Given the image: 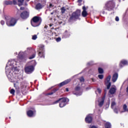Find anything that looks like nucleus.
Instances as JSON below:
<instances>
[{"mask_svg": "<svg viewBox=\"0 0 128 128\" xmlns=\"http://www.w3.org/2000/svg\"><path fill=\"white\" fill-rule=\"evenodd\" d=\"M83 11L82 12V16L83 18H86L88 16V12H86V6L82 7Z\"/></svg>", "mask_w": 128, "mask_h": 128, "instance_id": "f3484780", "label": "nucleus"}, {"mask_svg": "<svg viewBox=\"0 0 128 128\" xmlns=\"http://www.w3.org/2000/svg\"><path fill=\"white\" fill-rule=\"evenodd\" d=\"M14 92H16V90H14V89H11L10 90V94H13L14 95Z\"/></svg>", "mask_w": 128, "mask_h": 128, "instance_id": "2f4dec72", "label": "nucleus"}, {"mask_svg": "<svg viewBox=\"0 0 128 128\" xmlns=\"http://www.w3.org/2000/svg\"><path fill=\"white\" fill-rule=\"evenodd\" d=\"M114 112H116V114H118V110H116V109H115V110H114Z\"/></svg>", "mask_w": 128, "mask_h": 128, "instance_id": "a18cd8bd", "label": "nucleus"}, {"mask_svg": "<svg viewBox=\"0 0 128 128\" xmlns=\"http://www.w3.org/2000/svg\"><path fill=\"white\" fill-rule=\"evenodd\" d=\"M98 72L99 74H102L104 73V69L101 68H98Z\"/></svg>", "mask_w": 128, "mask_h": 128, "instance_id": "bb28decb", "label": "nucleus"}, {"mask_svg": "<svg viewBox=\"0 0 128 128\" xmlns=\"http://www.w3.org/2000/svg\"><path fill=\"white\" fill-rule=\"evenodd\" d=\"M34 70V66L32 65L27 66L24 68L25 72L28 74H32Z\"/></svg>", "mask_w": 128, "mask_h": 128, "instance_id": "6e6552de", "label": "nucleus"}, {"mask_svg": "<svg viewBox=\"0 0 128 128\" xmlns=\"http://www.w3.org/2000/svg\"><path fill=\"white\" fill-rule=\"evenodd\" d=\"M105 98H106L105 97L102 98V101H100L98 104V106H99L100 108H102V106H104V104Z\"/></svg>", "mask_w": 128, "mask_h": 128, "instance_id": "6ab92c4d", "label": "nucleus"}, {"mask_svg": "<svg viewBox=\"0 0 128 128\" xmlns=\"http://www.w3.org/2000/svg\"><path fill=\"white\" fill-rule=\"evenodd\" d=\"M61 38H56V41L57 42H60V40H61Z\"/></svg>", "mask_w": 128, "mask_h": 128, "instance_id": "e433bc0d", "label": "nucleus"}, {"mask_svg": "<svg viewBox=\"0 0 128 128\" xmlns=\"http://www.w3.org/2000/svg\"><path fill=\"white\" fill-rule=\"evenodd\" d=\"M45 6L46 5H44V4H42V3H38L35 6V8L37 10H42V8Z\"/></svg>", "mask_w": 128, "mask_h": 128, "instance_id": "ddd939ff", "label": "nucleus"}, {"mask_svg": "<svg viewBox=\"0 0 128 128\" xmlns=\"http://www.w3.org/2000/svg\"><path fill=\"white\" fill-rule=\"evenodd\" d=\"M85 122L86 124H92V117L90 115H88L85 118Z\"/></svg>", "mask_w": 128, "mask_h": 128, "instance_id": "9b49d317", "label": "nucleus"}, {"mask_svg": "<svg viewBox=\"0 0 128 128\" xmlns=\"http://www.w3.org/2000/svg\"><path fill=\"white\" fill-rule=\"evenodd\" d=\"M70 79H68L60 83L59 86H66V84H70Z\"/></svg>", "mask_w": 128, "mask_h": 128, "instance_id": "dca6fc26", "label": "nucleus"}, {"mask_svg": "<svg viewBox=\"0 0 128 128\" xmlns=\"http://www.w3.org/2000/svg\"><path fill=\"white\" fill-rule=\"evenodd\" d=\"M36 38H38V36L36 34L32 36V40H36Z\"/></svg>", "mask_w": 128, "mask_h": 128, "instance_id": "473e14b6", "label": "nucleus"}, {"mask_svg": "<svg viewBox=\"0 0 128 128\" xmlns=\"http://www.w3.org/2000/svg\"><path fill=\"white\" fill-rule=\"evenodd\" d=\"M58 88H55L52 90V92H53V94H54V92H58Z\"/></svg>", "mask_w": 128, "mask_h": 128, "instance_id": "72a5a7b5", "label": "nucleus"}, {"mask_svg": "<svg viewBox=\"0 0 128 128\" xmlns=\"http://www.w3.org/2000/svg\"><path fill=\"white\" fill-rule=\"evenodd\" d=\"M51 30H54V28H51Z\"/></svg>", "mask_w": 128, "mask_h": 128, "instance_id": "864d4df0", "label": "nucleus"}, {"mask_svg": "<svg viewBox=\"0 0 128 128\" xmlns=\"http://www.w3.org/2000/svg\"><path fill=\"white\" fill-rule=\"evenodd\" d=\"M18 0H12V4H14V6H16L18 4Z\"/></svg>", "mask_w": 128, "mask_h": 128, "instance_id": "c756f323", "label": "nucleus"}, {"mask_svg": "<svg viewBox=\"0 0 128 128\" xmlns=\"http://www.w3.org/2000/svg\"><path fill=\"white\" fill-rule=\"evenodd\" d=\"M80 0V2H82V0Z\"/></svg>", "mask_w": 128, "mask_h": 128, "instance_id": "5fc2aeb1", "label": "nucleus"}, {"mask_svg": "<svg viewBox=\"0 0 128 128\" xmlns=\"http://www.w3.org/2000/svg\"><path fill=\"white\" fill-rule=\"evenodd\" d=\"M97 90H98V94L102 93V90H100V88H97Z\"/></svg>", "mask_w": 128, "mask_h": 128, "instance_id": "4c0bfd02", "label": "nucleus"}, {"mask_svg": "<svg viewBox=\"0 0 128 128\" xmlns=\"http://www.w3.org/2000/svg\"><path fill=\"white\" fill-rule=\"evenodd\" d=\"M14 88H16V84H14Z\"/></svg>", "mask_w": 128, "mask_h": 128, "instance_id": "603ef678", "label": "nucleus"}, {"mask_svg": "<svg viewBox=\"0 0 128 128\" xmlns=\"http://www.w3.org/2000/svg\"><path fill=\"white\" fill-rule=\"evenodd\" d=\"M9 118H10V117H9Z\"/></svg>", "mask_w": 128, "mask_h": 128, "instance_id": "6e6d98bb", "label": "nucleus"}, {"mask_svg": "<svg viewBox=\"0 0 128 128\" xmlns=\"http://www.w3.org/2000/svg\"><path fill=\"white\" fill-rule=\"evenodd\" d=\"M49 26H50V28H52V26H54V24H50Z\"/></svg>", "mask_w": 128, "mask_h": 128, "instance_id": "c03bdc74", "label": "nucleus"}, {"mask_svg": "<svg viewBox=\"0 0 128 128\" xmlns=\"http://www.w3.org/2000/svg\"><path fill=\"white\" fill-rule=\"evenodd\" d=\"M70 32L66 30L62 36L63 38H70Z\"/></svg>", "mask_w": 128, "mask_h": 128, "instance_id": "4468645a", "label": "nucleus"}, {"mask_svg": "<svg viewBox=\"0 0 128 128\" xmlns=\"http://www.w3.org/2000/svg\"><path fill=\"white\" fill-rule=\"evenodd\" d=\"M20 10H24V7H20Z\"/></svg>", "mask_w": 128, "mask_h": 128, "instance_id": "37998d69", "label": "nucleus"}, {"mask_svg": "<svg viewBox=\"0 0 128 128\" xmlns=\"http://www.w3.org/2000/svg\"><path fill=\"white\" fill-rule=\"evenodd\" d=\"M116 103L115 102H112L111 104V108H113V106H116Z\"/></svg>", "mask_w": 128, "mask_h": 128, "instance_id": "c9c22d12", "label": "nucleus"}, {"mask_svg": "<svg viewBox=\"0 0 128 128\" xmlns=\"http://www.w3.org/2000/svg\"><path fill=\"white\" fill-rule=\"evenodd\" d=\"M18 6H22L24 5V0H18Z\"/></svg>", "mask_w": 128, "mask_h": 128, "instance_id": "412c9836", "label": "nucleus"}, {"mask_svg": "<svg viewBox=\"0 0 128 128\" xmlns=\"http://www.w3.org/2000/svg\"><path fill=\"white\" fill-rule=\"evenodd\" d=\"M38 56L41 58H44V46L40 45L38 50Z\"/></svg>", "mask_w": 128, "mask_h": 128, "instance_id": "423d86ee", "label": "nucleus"}, {"mask_svg": "<svg viewBox=\"0 0 128 128\" xmlns=\"http://www.w3.org/2000/svg\"><path fill=\"white\" fill-rule=\"evenodd\" d=\"M0 24H2V26H4V22L2 20L0 22Z\"/></svg>", "mask_w": 128, "mask_h": 128, "instance_id": "79ce46f5", "label": "nucleus"}, {"mask_svg": "<svg viewBox=\"0 0 128 128\" xmlns=\"http://www.w3.org/2000/svg\"><path fill=\"white\" fill-rule=\"evenodd\" d=\"M104 92H106V89L104 90Z\"/></svg>", "mask_w": 128, "mask_h": 128, "instance_id": "09e8293b", "label": "nucleus"}, {"mask_svg": "<svg viewBox=\"0 0 128 128\" xmlns=\"http://www.w3.org/2000/svg\"><path fill=\"white\" fill-rule=\"evenodd\" d=\"M6 17V24L8 26H14L18 22V20L14 18Z\"/></svg>", "mask_w": 128, "mask_h": 128, "instance_id": "7ed1b4c3", "label": "nucleus"}, {"mask_svg": "<svg viewBox=\"0 0 128 128\" xmlns=\"http://www.w3.org/2000/svg\"><path fill=\"white\" fill-rule=\"evenodd\" d=\"M92 82H94V78H92Z\"/></svg>", "mask_w": 128, "mask_h": 128, "instance_id": "3c124183", "label": "nucleus"}, {"mask_svg": "<svg viewBox=\"0 0 128 128\" xmlns=\"http://www.w3.org/2000/svg\"><path fill=\"white\" fill-rule=\"evenodd\" d=\"M115 20H116V22H118V20H120V18H118V16H116V17Z\"/></svg>", "mask_w": 128, "mask_h": 128, "instance_id": "ea45409f", "label": "nucleus"}, {"mask_svg": "<svg viewBox=\"0 0 128 128\" xmlns=\"http://www.w3.org/2000/svg\"><path fill=\"white\" fill-rule=\"evenodd\" d=\"M98 78H100V80H102V78H104V75H102V74H99L98 76Z\"/></svg>", "mask_w": 128, "mask_h": 128, "instance_id": "f704fd0d", "label": "nucleus"}, {"mask_svg": "<svg viewBox=\"0 0 128 128\" xmlns=\"http://www.w3.org/2000/svg\"><path fill=\"white\" fill-rule=\"evenodd\" d=\"M123 112H128V106L126 104L123 106Z\"/></svg>", "mask_w": 128, "mask_h": 128, "instance_id": "b1692460", "label": "nucleus"}, {"mask_svg": "<svg viewBox=\"0 0 128 128\" xmlns=\"http://www.w3.org/2000/svg\"><path fill=\"white\" fill-rule=\"evenodd\" d=\"M27 115L30 117L32 118L34 116V111L32 110H29L27 112Z\"/></svg>", "mask_w": 128, "mask_h": 128, "instance_id": "aec40b11", "label": "nucleus"}, {"mask_svg": "<svg viewBox=\"0 0 128 128\" xmlns=\"http://www.w3.org/2000/svg\"><path fill=\"white\" fill-rule=\"evenodd\" d=\"M69 100H70L68 98H62L55 101L54 104H58V102H60L59 106L60 108H64V106H66L68 104V102H69Z\"/></svg>", "mask_w": 128, "mask_h": 128, "instance_id": "39448f33", "label": "nucleus"}, {"mask_svg": "<svg viewBox=\"0 0 128 128\" xmlns=\"http://www.w3.org/2000/svg\"><path fill=\"white\" fill-rule=\"evenodd\" d=\"M116 92V88L114 87H112L109 90V92L110 94H114Z\"/></svg>", "mask_w": 128, "mask_h": 128, "instance_id": "a211bd4d", "label": "nucleus"}, {"mask_svg": "<svg viewBox=\"0 0 128 128\" xmlns=\"http://www.w3.org/2000/svg\"><path fill=\"white\" fill-rule=\"evenodd\" d=\"M74 90L76 92H80V86H76L74 88Z\"/></svg>", "mask_w": 128, "mask_h": 128, "instance_id": "cd10ccee", "label": "nucleus"}, {"mask_svg": "<svg viewBox=\"0 0 128 128\" xmlns=\"http://www.w3.org/2000/svg\"><path fill=\"white\" fill-rule=\"evenodd\" d=\"M51 14H52V13H51Z\"/></svg>", "mask_w": 128, "mask_h": 128, "instance_id": "4d7b16f0", "label": "nucleus"}, {"mask_svg": "<svg viewBox=\"0 0 128 128\" xmlns=\"http://www.w3.org/2000/svg\"><path fill=\"white\" fill-rule=\"evenodd\" d=\"M36 58V52L32 54L28 58L29 60H32V58Z\"/></svg>", "mask_w": 128, "mask_h": 128, "instance_id": "c85d7f7f", "label": "nucleus"}, {"mask_svg": "<svg viewBox=\"0 0 128 128\" xmlns=\"http://www.w3.org/2000/svg\"><path fill=\"white\" fill-rule=\"evenodd\" d=\"M16 90H16L17 94H18V92H20V88L16 87Z\"/></svg>", "mask_w": 128, "mask_h": 128, "instance_id": "58836bf2", "label": "nucleus"}, {"mask_svg": "<svg viewBox=\"0 0 128 128\" xmlns=\"http://www.w3.org/2000/svg\"><path fill=\"white\" fill-rule=\"evenodd\" d=\"M30 14H28V12L27 11H24L20 14V16L22 20H26V18H28Z\"/></svg>", "mask_w": 128, "mask_h": 128, "instance_id": "9d476101", "label": "nucleus"}, {"mask_svg": "<svg viewBox=\"0 0 128 128\" xmlns=\"http://www.w3.org/2000/svg\"><path fill=\"white\" fill-rule=\"evenodd\" d=\"M115 8H116V2H114V0H110L107 1L105 3L104 6V8H105L106 10H108V12L114 10Z\"/></svg>", "mask_w": 128, "mask_h": 128, "instance_id": "f257e3e1", "label": "nucleus"}, {"mask_svg": "<svg viewBox=\"0 0 128 128\" xmlns=\"http://www.w3.org/2000/svg\"><path fill=\"white\" fill-rule=\"evenodd\" d=\"M47 94H48V96H52V95L54 94V92H52L48 93Z\"/></svg>", "mask_w": 128, "mask_h": 128, "instance_id": "a19ab883", "label": "nucleus"}, {"mask_svg": "<svg viewBox=\"0 0 128 128\" xmlns=\"http://www.w3.org/2000/svg\"><path fill=\"white\" fill-rule=\"evenodd\" d=\"M26 2H30V0H26Z\"/></svg>", "mask_w": 128, "mask_h": 128, "instance_id": "8fccbe9b", "label": "nucleus"}, {"mask_svg": "<svg viewBox=\"0 0 128 128\" xmlns=\"http://www.w3.org/2000/svg\"><path fill=\"white\" fill-rule=\"evenodd\" d=\"M50 8H52V4H50L49 5Z\"/></svg>", "mask_w": 128, "mask_h": 128, "instance_id": "49530a36", "label": "nucleus"}, {"mask_svg": "<svg viewBox=\"0 0 128 128\" xmlns=\"http://www.w3.org/2000/svg\"><path fill=\"white\" fill-rule=\"evenodd\" d=\"M110 78H112V76L109 75L104 80V84L106 86L107 90H110L112 86V82H110Z\"/></svg>", "mask_w": 128, "mask_h": 128, "instance_id": "0eeeda50", "label": "nucleus"}, {"mask_svg": "<svg viewBox=\"0 0 128 128\" xmlns=\"http://www.w3.org/2000/svg\"><path fill=\"white\" fill-rule=\"evenodd\" d=\"M18 58L20 62H26V57L24 52H20L18 55Z\"/></svg>", "mask_w": 128, "mask_h": 128, "instance_id": "1a4fd4ad", "label": "nucleus"}, {"mask_svg": "<svg viewBox=\"0 0 128 128\" xmlns=\"http://www.w3.org/2000/svg\"><path fill=\"white\" fill-rule=\"evenodd\" d=\"M79 80L80 82H84V78L83 77H80L79 78Z\"/></svg>", "mask_w": 128, "mask_h": 128, "instance_id": "7c9ffc66", "label": "nucleus"}, {"mask_svg": "<svg viewBox=\"0 0 128 128\" xmlns=\"http://www.w3.org/2000/svg\"><path fill=\"white\" fill-rule=\"evenodd\" d=\"M4 4H6V6H8V5H12V1H8L6 0L4 2Z\"/></svg>", "mask_w": 128, "mask_h": 128, "instance_id": "5701e85b", "label": "nucleus"}, {"mask_svg": "<svg viewBox=\"0 0 128 128\" xmlns=\"http://www.w3.org/2000/svg\"><path fill=\"white\" fill-rule=\"evenodd\" d=\"M80 12H81L80 10H77L75 12H73L69 18V20L70 22H72V20H80Z\"/></svg>", "mask_w": 128, "mask_h": 128, "instance_id": "20e7f679", "label": "nucleus"}, {"mask_svg": "<svg viewBox=\"0 0 128 128\" xmlns=\"http://www.w3.org/2000/svg\"><path fill=\"white\" fill-rule=\"evenodd\" d=\"M66 92H68V88H66Z\"/></svg>", "mask_w": 128, "mask_h": 128, "instance_id": "de8ad7c7", "label": "nucleus"}, {"mask_svg": "<svg viewBox=\"0 0 128 128\" xmlns=\"http://www.w3.org/2000/svg\"><path fill=\"white\" fill-rule=\"evenodd\" d=\"M61 10V12L62 14H64V12H66V8L64 7H62L60 8Z\"/></svg>", "mask_w": 128, "mask_h": 128, "instance_id": "a878e982", "label": "nucleus"}, {"mask_svg": "<svg viewBox=\"0 0 128 128\" xmlns=\"http://www.w3.org/2000/svg\"><path fill=\"white\" fill-rule=\"evenodd\" d=\"M37 2H38L40 4H42L44 6L46 4V0H36Z\"/></svg>", "mask_w": 128, "mask_h": 128, "instance_id": "4be33fe9", "label": "nucleus"}, {"mask_svg": "<svg viewBox=\"0 0 128 128\" xmlns=\"http://www.w3.org/2000/svg\"><path fill=\"white\" fill-rule=\"evenodd\" d=\"M112 126V124L110 122H106L105 124V128H110Z\"/></svg>", "mask_w": 128, "mask_h": 128, "instance_id": "393cba45", "label": "nucleus"}, {"mask_svg": "<svg viewBox=\"0 0 128 128\" xmlns=\"http://www.w3.org/2000/svg\"><path fill=\"white\" fill-rule=\"evenodd\" d=\"M118 74L116 72H115L112 77V82H116L118 80Z\"/></svg>", "mask_w": 128, "mask_h": 128, "instance_id": "2eb2a0df", "label": "nucleus"}, {"mask_svg": "<svg viewBox=\"0 0 128 128\" xmlns=\"http://www.w3.org/2000/svg\"><path fill=\"white\" fill-rule=\"evenodd\" d=\"M41 23L42 18L38 16H35L33 17L30 20L31 25L34 28L38 26H40Z\"/></svg>", "mask_w": 128, "mask_h": 128, "instance_id": "f03ea898", "label": "nucleus"}, {"mask_svg": "<svg viewBox=\"0 0 128 128\" xmlns=\"http://www.w3.org/2000/svg\"><path fill=\"white\" fill-rule=\"evenodd\" d=\"M128 62L126 60H122L119 64L120 68H123L124 66H128Z\"/></svg>", "mask_w": 128, "mask_h": 128, "instance_id": "f8f14e48", "label": "nucleus"}]
</instances>
